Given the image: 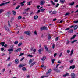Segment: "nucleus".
I'll return each instance as SVG.
<instances>
[{"label":"nucleus","mask_w":78,"mask_h":78,"mask_svg":"<svg viewBox=\"0 0 78 78\" xmlns=\"http://www.w3.org/2000/svg\"><path fill=\"white\" fill-rule=\"evenodd\" d=\"M5 42H1V45H2V47H4L5 48H6V47H7V44H5Z\"/></svg>","instance_id":"obj_1"},{"label":"nucleus","mask_w":78,"mask_h":78,"mask_svg":"<svg viewBox=\"0 0 78 78\" xmlns=\"http://www.w3.org/2000/svg\"><path fill=\"white\" fill-rule=\"evenodd\" d=\"M48 30V28L47 27H45V26H43L42 27L41 29V31H42V30Z\"/></svg>","instance_id":"obj_2"},{"label":"nucleus","mask_w":78,"mask_h":78,"mask_svg":"<svg viewBox=\"0 0 78 78\" xmlns=\"http://www.w3.org/2000/svg\"><path fill=\"white\" fill-rule=\"evenodd\" d=\"M10 2H11L8 1V2H6L5 3H2L0 4V6H3L5 5H6V4H8V3H9Z\"/></svg>","instance_id":"obj_3"},{"label":"nucleus","mask_w":78,"mask_h":78,"mask_svg":"<svg viewBox=\"0 0 78 78\" xmlns=\"http://www.w3.org/2000/svg\"><path fill=\"white\" fill-rule=\"evenodd\" d=\"M5 15L7 17H10V16H11V12H7L5 14Z\"/></svg>","instance_id":"obj_4"},{"label":"nucleus","mask_w":78,"mask_h":78,"mask_svg":"<svg viewBox=\"0 0 78 78\" xmlns=\"http://www.w3.org/2000/svg\"><path fill=\"white\" fill-rule=\"evenodd\" d=\"M24 33L27 35H30L31 34V32L30 31H25L24 32Z\"/></svg>","instance_id":"obj_5"},{"label":"nucleus","mask_w":78,"mask_h":78,"mask_svg":"<svg viewBox=\"0 0 78 78\" xmlns=\"http://www.w3.org/2000/svg\"><path fill=\"white\" fill-rule=\"evenodd\" d=\"M53 69L55 72H60V70L58 69V68H56V67L54 68Z\"/></svg>","instance_id":"obj_6"},{"label":"nucleus","mask_w":78,"mask_h":78,"mask_svg":"<svg viewBox=\"0 0 78 78\" xmlns=\"http://www.w3.org/2000/svg\"><path fill=\"white\" fill-rule=\"evenodd\" d=\"M4 28L6 31H9V29L7 27L6 25H5L4 26Z\"/></svg>","instance_id":"obj_7"},{"label":"nucleus","mask_w":78,"mask_h":78,"mask_svg":"<svg viewBox=\"0 0 78 78\" xmlns=\"http://www.w3.org/2000/svg\"><path fill=\"white\" fill-rule=\"evenodd\" d=\"M8 51H9V54H11L12 53V52L13 51V49H8Z\"/></svg>","instance_id":"obj_8"},{"label":"nucleus","mask_w":78,"mask_h":78,"mask_svg":"<svg viewBox=\"0 0 78 78\" xmlns=\"http://www.w3.org/2000/svg\"><path fill=\"white\" fill-rule=\"evenodd\" d=\"M45 3V2L44 1H41L40 2V5H44Z\"/></svg>","instance_id":"obj_9"},{"label":"nucleus","mask_w":78,"mask_h":78,"mask_svg":"<svg viewBox=\"0 0 78 78\" xmlns=\"http://www.w3.org/2000/svg\"><path fill=\"white\" fill-rule=\"evenodd\" d=\"M71 78H75V73H72L71 74Z\"/></svg>","instance_id":"obj_10"},{"label":"nucleus","mask_w":78,"mask_h":78,"mask_svg":"<svg viewBox=\"0 0 78 78\" xmlns=\"http://www.w3.org/2000/svg\"><path fill=\"white\" fill-rule=\"evenodd\" d=\"M48 40H50V39H51V35H50V33H48Z\"/></svg>","instance_id":"obj_11"},{"label":"nucleus","mask_w":78,"mask_h":78,"mask_svg":"<svg viewBox=\"0 0 78 78\" xmlns=\"http://www.w3.org/2000/svg\"><path fill=\"white\" fill-rule=\"evenodd\" d=\"M15 62L16 64H18L19 62V59L16 58L15 59Z\"/></svg>","instance_id":"obj_12"},{"label":"nucleus","mask_w":78,"mask_h":78,"mask_svg":"<svg viewBox=\"0 0 78 78\" xmlns=\"http://www.w3.org/2000/svg\"><path fill=\"white\" fill-rule=\"evenodd\" d=\"M68 33H73V30L70 29L68 31Z\"/></svg>","instance_id":"obj_13"},{"label":"nucleus","mask_w":78,"mask_h":78,"mask_svg":"<svg viewBox=\"0 0 78 78\" xmlns=\"http://www.w3.org/2000/svg\"><path fill=\"white\" fill-rule=\"evenodd\" d=\"M21 49H17V50L15 49L14 51L15 52V53H17L18 51H20Z\"/></svg>","instance_id":"obj_14"},{"label":"nucleus","mask_w":78,"mask_h":78,"mask_svg":"<svg viewBox=\"0 0 78 78\" xmlns=\"http://www.w3.org/2000/svg\"><path fill=\"white\" fill-rule=\"evenodd\" d=\"M75 65H73L71 66L69 69H75Z\"/></svg>","instance_id":"obj_15"},{"label":"nucleus","mask_w":78,"mask_h":78,"mask_svg":"<svg viewBox=\"0 0 78 78\" xmlns=\"http://www.w3.org/2000/svg\"><path fill=\"white\" fill-rule=\"evenodd\" d=\"M24 66H25V65L20 64L18 66V67H20V68H21V67H24Z\"/></svg>","instance_id":"obj_16"},{"label":"nucleus","mask_w":78,"mask_h":78,"mask_svg":"<svg viewBox=\"0 0 78 78\" xmlns=\"http://www.w3.org/2000/svg\"><path fill=\"white\" fill-rule=\"evenodd\" d=\"M25 3V1H23L22 2H21L20 3V4L21 5V6H23L24 5V3Z\"/></svg>","instance_id":"obj_17"},{"label":"nucleus","mask_w":78,"mask_h":78,"mask_svg":"<svg viewBox=\"0 0 78 78\" xmlns=\"http://www.w3.org/2000/svg\"><path fill=\"white\" fill-rule=\"evenodd\" d=\"M69 76V73H67L63 75V77H66V76Z\"/></svg>","instance_id":"obj_18"},{"label":"nucleus","mask_w":78,"mask_h":78,"mask_svg":"<svg viewBox=\"0 0 78 78\" xmlns=\"http://www.w3.org/2000/svg\"><path fill=\"white\" fill-rule=\"evenodd\" d=\"M46 57H43V58H41L42 61H44L46 59Z\"/></svg>","instance_id":"obj_19"},{"label":"nucleus","mask_w":78,"mask_h":78,"mask_svg":"<svg viewBox=\"0 0 78 78\" xmlns=\"http://www.w3.org/2000/svg\"><path fill=\"white\" fill-rule=\"evenodd\" d=\"M14 45H12L10 46V49H13L14 47Z\"/></svg>","instance_id":"obj_20"},{"label":"nucleus","mask_w":78,"mask_h":78,"mask_svg":"<svg viewBox=\"0 0 78 78\" xmlns=\"http://www.w3.org/2000/svg\"><path fill=\"white\" fill-rule=\"evenodd\" d=\"M78 26L77 25H75L74 27V30H76L78 28Z\"/></svg>","instance_id":"obj_21"},{"label":"nucleus","mask_w":78,"mask_h":78,"mask_svg":"<svg viewBox=\"0 0 78 78\" xmlns=\"http://www.w3.org/2000/svg\"><path fill=\"white\" fill-rule=\"evenodd\" d=\"M51 69H49L48 72L47 73H46V75H48V73H51Z\"/></svg>","instance_id":"obj_22"},{"label":"nucleus","mask_w":78,"mask_h":78,"mask_svg":"<svg viewBox=\"0 0 78 78\" xmlns=\"http://www.w3.org/2000/svg\"><path fill=\"white\" fill-rule=\"evenodd\" d=\"M38 18V16L37 15L35 16L34 17V19L35 20H37Z\"/></svg>","instance_id":"obj_23"},{"label":"nucleus","mask_w":78,"mask_h":78,"mask_svg":"<svg viewBox=\"0 0 78 78\" xmlns=\"http://www.w3.org/2000/svg\"><path fill=\"white\" fill-rule=\"evenodd\" d=\"M75 37H76V35H74L73 37H71L70 38V40H72V39H75Z\"/></svg>","instance_id":"obj_24"},{"label":"nucleus","mask_w":78,"mask_h":78,"mask_svg":"<svg viewBox=\"0 0 78 78\" xmlns=\"http://www.w3.org/2000/svg\"><path fill=\"white\" fill-rule=\"evenodd\" d=\"M42 50H41V49H39L38 50V53L39 54H42Z\"/></svg>","instance_id":"obj_25"},{"label":"nucleus","mask_w":78,"mask_h":78,"mask_svg":"<svg viewBox=\"0 0 78 78\" xmlns=\"http://www.w3.org/2000/svg\"><path fill=\"white\" fill-rule=\"evenodd\" d=\"M56 13H57V12H56V11L55 10L54 11L52 12V14H56Z\"/></svg>","instance_id":"obj_26"},{"label":"nucleus","mask_w":78,"mask_h":78,"mask_svg":"<svg viewBox=\"0 0 78 78\" xmlns=\"http://www.w3.org/2000/svg\"><path fill=\"white\" fill-rule=\"evenodd\" d=\"M46 51H47L48 53H51V51H50V50L48 49H46Z\"/></svg>","instance_id":"obj_27"},{"label":"nucleus","mask_w":78,"mask_h":78,"mask_svg":"<svg viewBox=\"0 0 78 78\" xmlns=\"http://www.w3.org/2000/svg\"><path fill=\"white\" fill-rule=\"evenodd\" d=\"M35 63H36V62H35L32 63H31V65H30V67H32V66H33V65H34V64H35Z\"/></svg>","instance_id":"obj_28"},{"label":"nucleus","mask_w":78,"mask_h":78,"mask_svg":"<svg viewBox=\"0 0 78 78\" xmlns=\"http://www.w3.org/2000/svg\"><path fill=\"white\" fill-rule=\"evenodd\" d=\"M76 41H77V40H73L71 42V43L73 44L74 42H76Z\"/></svg>","instance_id":"obj_29"},{"label":"nucleus","mask_w":78,"mask_h":78,"mask_svg":"<svg viewBox=\"0 0 78 78\" xmlns=\"http://www.w3.org/2000/svg\"><path fill=\"white\" fill-rule=\"evenodd\" d=\"M33 62V60H32V59H30V61H29V64H31V63H32Z\"/></svg>","instance_id":"obj_30"},{"label":"nucleus","mask_w":78,"mask_h":78,"mask_svg":"<svg viewBox=\"0 0 78 78\" xmlns=\"http://www.w3.org/2000/svg\"><path fill=\"white\" fill-rule=\"evenodd\" d=\"M74 4H75V2H73L72 3H69V5L70 6H73V5H74Z\"/></svg>","instance_id":"obj_31"},{"label":"nucleus","mask_w":78,"mask_h":78,"mask_svg":"<svg viewBox=\"0 0 78 78\" xmlns=\"http://www.w3.org/2000/svg\"><path fill=\"white\" fill-rule=\"evenodd\" d=\"M60 1L62 3H64L65 0H60Z\"/></svg>","instance_id":"obj_32"},{"label":"nucleus","mask_w":78,"mask_h":78,"mask_svg":"<svg viewBox=\"0 0 78 78\" xmlns=\"http://www.w3.org/2000/svg\"><path fill=\"white\" fill-rule=\"evenodd\" d=\"M8 27H11V25L10 24V23H9V21H8Z\"/></svg>","instance_id":"obj_33"},{"label":"nucleus","mask_w":78,"mask_h":78,"mask_svg":"<svg viewBox=\"0 0 78 78\" xmlns=\"http://www.w3.org/2000/svg\"><path fill=\"white\" fill-rule=\"evenodd\" d=\"M73 49L71 51L70 56H72V54H73Z\"/></svg>","instance_id":"obj_34"},{"label":"nucleus","mask_w":78,"mask_h":78,"mask_svg":"<svg viewBox=\"0 0 78 78\" xmlns=\"http://www.w3.org/2000/svg\"><path fill=\"white\" fill-rule=\"evenodd\" d=\"M4 12V10L3 9H0V14H1V13H2L3 12Z\"/></svg>","instance_id":"obj_35"},{"label":"nucleus","mask_w":78,"mask_h":78,"mask_svg":"<svg viewBox=\"0 0 78 78\" xmlns=\"http://www.w3.org/2000/svg\"><path fill=\"white\" fill-rule=\"evenodd\" d=\"M51 3H52V4L53 5V6H55V3L53 2V1H51Z\"/></svg>","instance_id":"obj_36"},{"label":"nucleus","mask_w":78,"mask_h":78,"mask_svg":"<svg viewBox=\"0 0 78 78\" xmlns=\"http://www.w3.org/2000/svg\"><path fill=\"white\" fill-rule=\"evenodd\" d=\"M45 9H41L40 11L41 12H44V11H45Z\"/></svg>","instance_id":"obj_37"},{"label":"nucleus","mask_w":78,"mask_h":78,"mask_svg":"<svg viewBox=\"0 0 78 78\" xmlns=\"http://www.w3.org/2000/svg\"><path fill=\"white\" fill-rule=\"evenodd\" d=\"M55 59H53L51 60L52 63L53 64H54V62H55Z\"/></svg>","instance_id":"obj_38"},{"label":"nucleus","mask_w":78,"mask_h":78,"mask_svg":"<svg viewBox=\"0 0 78 78\" xmlns=\"http://www.w3.org/2000/svg\"><path fill=\"white\" fill-rule=\"evenodd\" d=\"M14 44L16 45H17L18 44V41H15L14 43Z\"/></svg>","instance_id":"obj_39"},{"label":"nucleus","mask_w":78,"mask_h":78,"mask_svg":"<svg viewBox=\"0 0 78 78\" xmlns=\"http://www.w3.org/2000/svg\"><path fill=\"white\" fill-rule=\"evenodd\" d=\"M12 12L13 13L14 15H16V11L13 10Z\"/></svg>","instance_id":"obj_40"},{"label":"nucleus","mask_w":78,"mask_h":78,"mask_svg":"<svg viewBox=\"0 0 78 78\" xmlns=\"http://www.w3.org/2000/svg\"><path fill=\"white\" fill-rule=\"evenodd\" d=\"M22 45V42L20 43L18 45V46L20 47V45Z\"/></svg>","instance_id":"obj_41"},{"label":"nucleus","mask_w":78,"mask_h":78,"mask_svg":"<svg viewBox=\"0 0 78 78\" xmlns=\"http://www.w3.org/2000/svg\"><path fill=\"white\" fill-rule=\"evenodd\" d=\"M20 7V5H18V6L16 7V9H18Z\"/></svg>","instance_id":"obj_42"},{"label":"nucleus","mask_w":78,"mask_h":78,"mask_svg":"<svg viewBox=\"0 0 78 78\" xmlns=\"http://www.w3.org/2000/svg\"><path fill=\"white\" fill-rule=\"evenodd\" d=\"M27 56L29 57H31V58L33 57V55H32L30 54H29V55H28Z\"/></svg>","instance_id":"obj_43"},{"label":"nucleus","mask_w":78,"mask_h":78,"mask_svg":"<svg viewBox=\"0 0 78 78\" xmlns=\"http://www.w3.org/2000/svg\"><path fill=\"white\" fill-rule=\"evenodd\" d=\"M44 47L45 48V49H48V48H47V45H44Z\"/></svg>","instance_id":"obj_44"},{"label":"nucleus","mask_w":78,"mask_h":78,"mask_svg":"<svg viewBox=\"0 0 78 78\" xmlns=\"http://www.w3.org/2000/svg\"><path fill=\"white\" fill-rule=\"evenodd\" d=\"M70 43V41L69 40H67V42H66V44H69Z\"/></svg>","instance_id":"obj_45"},{"label":"nucleus","mask_w":78,"mask_h":78,"mask_svg":"<svg viewBox=\"0 0 78 78\" xmlns=\"http://www.w3.org/2000/svg\"><path fill=\"white\" fill-rule=\"evenodd\" d=\"M14 18L12 17L11 18V20H10V22H12V21H13V20H14Z\"/></svg>","instance_id":"obj_46"},{"label":"nucleus","mask_w":78,"mask_h":78,"mask_svg":"<svg viewBox=\"0 0 78 78\" xmlns=\"http://www.w3.org/2000/svg\"><path fill=\"white\" fill-rule=\"evenodd\" d=\"M24 55V53H21L19 55V56H22V55Z\"/></svg>","instance_id":"obj_47"},{"label":"nucleus","mask_w":78,"mask_h":78,"mask_svg":"<svg viewBox=\"0 0 78 78\" xmlns=\"http://www.w3.org/2000/svg\"><path fill=\"white\" fill-rule=\"evenodd\" d=\"M59 6V4L57 3L56 5L55 6V7L58 8V6Z\"/></svg>","instance_id":"obj_48"},{"label":"nucleus","mask_w":78,"mask_h":78,"mask_svg":"<svg viewBox=\"0 0 78 78\" xmlns=\"http://www.w3.org/2000/svg\"><path fill=\"white\" fill-rule=\"evenodd\" d=\"M22 69L24 71L25 70H26V68L25 67H23L22 68Z\"/></svg>","instance_id":"obj_49"},{"label":"nucleus","mask_w":78,"mask_h":78,"mask_svg":"<svg viewBox=\"0 0 78 78\" xmlns=\"http://www.w3.org/2000/svg\"><path fill=\"white\" fill-rule=\"evenodd\" d=\"M69 14H70V13H69V12H68L66 13L65 14V16H68V15H69Z\"/></svg>","instance_id":"obj_50"},{"label":"nucleus","mask_w":78,"mask_h":78,"mask_svg":"<svg viewBox=\"0 0 78 78\" xmlns=\"http://www.w3.org/2000/svg\"><path fill=\"white\" fill-rule=\"evenodd\" d=\"M41 12V10H39L37 12H36V14H38V13H39Z\"/></svg>","instance_id":"obj_51"},{"label":"nucleus","mask_w":78,"mask_h":78,"mask_svg":"<svg viewBox=\"0 0 78 78\" xmlns=\"http://www.w3.org/2000/svg\"><path fill=\"white\" fill-rule=\"evenodd\" d=\"M22 18V16H19L18 17V19L19 20V19H21V18Z\"/></svg>","instance_id":"obj_52"},{"label":"nucleus","mask_w":78,"mask_h":78,"mask_svg":"<svg viewBox=\"0 0 78 78\" xmlns=\"http://www.w3.org/2000/svg\"><path fill=\"white\" fill-rule=\"evenodd\" d=\"M59 39V37H57L55 39V41H58V40Z\"/></svg>","instance_id":"obj_53"},{"label":"nucleus","mask_w":78,"mask_h":78,"mask_svg":"<svg viewBox=\"0 0 78 78\" xmlns=\"http://www.w3.org/2000/svg\"><path fill=\"white\" fill-rule=\"evenodd\" d=\"M34 34L35 35H37V32H36V31L35 30L34 32Z\"/></svg>","instance_id":"obj_54"},{"label":"nucleus","mask_w":78,"mask_h":78,"mask_svg":"<svg viewBox=\"0 0 78 78\" xmlns=\"http://www.w3.org/2000/svg\"><path fill=\"white\" fill-rule=\"evenodd\" d=\"M57 63L58 64H61V62L60 60H59L57 62Z\"/></svg>","instance_id":"obj_55"},{"label":"nucleus","mask_w":78,"mask_h":78,"mask_svg":"<svg viewBox=\"0 0 78 78\" xmlns=\"http://www.w3.org/2000/svg\"><path fill=\"white\" fill-rule=\"evenodd\" d=\"M73 59L71 60L69 62L70 63H72L73 62Z\"/></svg>","instance_id":"obj_56"},{"label":"nucleus","mask_w":78,"mask_h":78,"mask_svg":"<svg viewBox=\"0 0 78 78\" xmlns=\"http://www.w3.org/2000/svg\"><path fill=\"white\" fill-rule=\"evenodd\" d=\"M23 59H24V57H23V58H22L21 59L20 61H22V60H23Z\"/></svg>","instance_id":"obj_57"},{"label":"nucleus","mask_w":78,"mask_h":78,"mask_svg":"<svg viewBox=\"0 0 78 78\" xmlns=\"http://www.w3.org/2000/svg\"><path fill=\"white\" fill-rule=\"evenodd\" d=\"M70 30V28H66L65 30V31H66V30Z\"/></svg>","instance_id":"obj_58"},{"label":"nucleus","mask_w":78,"mask_h":78,"mask_svg":"<svg viewBox=\"0 0 78 78\" xmlns=\"http://www.w3.org/2000/svg\"><path fill=\"white\" fill-rule=\"evenodd\" d=\"M70 50H67V53H70Z\"/></svg>","instance_id":"obj_59"},{"label":"nucleus","mask_w":78,"mask_h":78,"mask_svg":"<svg viewBox=\"0 0 78 78\" xmlns=\"http://www.w3.org/2000/svg\"><path fill=\"white\" fill-rule=\"evenodd\" d=\"M34 53H35V52H36V49H34L33 50Z\"/></svg>","instance_id":"obj_60"},{"label":"nucleus","mask_w":78,"mask_h":78,"mask_svg":"<svg viewBox=\"0 0 78 78\" xmlns=\"http://www.w3.org/2000/svg\"><path fill=\"white\" fill-rule=\"evenodd\" d=\"M74 22L75 23H78V20L77 21H74Z\"/></svg>","instance_id":"obj_61"},{"label":"nucleus","mask_w":78,"mask_h":78,"mask_svg":"<svg viewBox=\"0 0 78 78\" xmlns=\"http://www.w3.org/2000/svg\"><path fill=\"white\" fill-rule=\"evenodd\" d=\"M58 0H55L54 2H55L57 3V2H58Z\"/></svg>","instance_id":"obj_62"},{"label":"nucleus","mask_w":78,"mask_h":78,"mask_svg":"<svg viewBox=\"0 0 78 78\" xmlns=\"http://www.w3.org/2000/svg\"><path fill=\"white\" fill-rule=\"evenodd\" d=\"M57 55V54H56V53L54 54V57H55V56H56Z\"/></svg>","instance_id":"obj_63"},{"label":"nucleus","mask_w":78,"mask_h":78,"mask_svg":"<svg viewBox=\"0 0 78 78\" xmlns=\"http://www.w3.org/2000/svg\"><path fill=\"white\" fill-rule=\"evenodd\" d=\"M73 27H74V26L73 25H72V26H70V28H73Z\"/></svg>","instance_id":"obj_64"}]
</instances>
